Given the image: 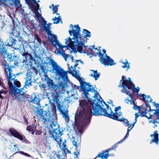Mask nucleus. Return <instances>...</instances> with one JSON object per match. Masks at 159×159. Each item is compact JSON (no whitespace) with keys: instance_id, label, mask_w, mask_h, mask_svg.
I'll use <instances>...</instances> for the list:
<instances>
[{"instance_id":"obj_1","label":"nucleus","mask_w":159,"mask_h":159,"mask_svg":"<svg viewBox=\"0 0 159 159\" xmlns=\"http://www.w3.org/2000/svg\"><path fill=\"white\" fill-rule=\"evenodd\" d=\"M46 61L48 62L44 61L43 63V67L42 68H44L48 71L52 73H54L57 76L56 79L54 77V79L59 81V82L55 83L53 80L51 79L47 75L45 77L44 80L46 82L47 87L48 88L52 89L53 90H56V87H61L64 85L65 80V75L67 73V70L65 71L64 69L58 65L55 61L51 58V57H48L46 58Z\"/></svg>"},{"instance_id":"obj_2","label":"nucleus","mask_w":159,"mask_h":159,"mask_svg":"<svg viewBox=\"0 0 159 159\" xmlns=\"http://www.w3.org/2000/svg\"><path fill=\"white\" fill-rule=\"evenodd\" d=\"M95 93H96L95 92ZM93 96L95 99L92 101H89L88 102L91 105V107H92L93 110V115L99 116L102 115L108 118L113 119L114 120L122 122L125 125V126L129 125V123L128 120L125 118H122L119 119L117 115V111L120 110L121 107L120 106L116 107L115 108V113H114L112 111L111 107L104 102L103 99L101 98V100H100L97 98V96L99 94L97 93L96 96L95 95Z\"/></svg>"},{"instance_id":"obj_3","label":"nucleus","mask_w":159,"mask_h":159,"mask_svg":"<svg viewBox=\"0 0 159 159\" xmlns=\"http://www.w3.org/2000/svg\"><path fill=\"white\" fill-rule=\"evenodd\" d=\"M80 105L81 109L79 115L75 114V125L73 129L76 133L80 134L81 136L84 132V126L83 125H80L82 123L84 125L88 124L90 122L93 113L92 107L91 105L85 100H82L80 102Z\"/></svg>"},{"instance_id":"obj_4","label":"nucleus","mask_w":159,"mask_h":159,"mask_svg":"<svg viewBox=\"0 0 159 159\" xmlns=\"http://www.w3.org/2000/svg\"><path fill=\"white\" fill-rule=\"evenodd\" d=\"M70 48L74 52H76L77 50H79L80 48L84 46L85 43L87 41V37L91 36L90 32L84 29L83 30V34L80 33V28L79 25H73L70 24Z\"/></svg>"},{"instance_id":"obj_5","label":"nucleus","mask_w":159,"mask_h":159,"mask_svg":"<svg viewBox=\"0 0 159 159\" xmlns=\"http://www.w3.org/2000/svg\"><path fill=\"white\" fill-rule=\"evenodd\" d=\"M71 59L72 60L71 63L74 62L73 56H70ZM79 60H75V64L73 66H70V68H72V70L70 69V74L76 78L79 82L82 90L83 92V94H84V96L86 98H89L88 96L89 95V92H95V96H96L97 94V91L94 89L93 87L91 84L88 83L84 81V79L80 77L79 74V71L75 69V67L78 65L77 63Z\"/></svg>"},{"instance_id":"obj_6","label":"nucleus","mask_w":159,"mask_h":159,"mask_svg":"<svg viewBox=\"0 0 159 159\" xmlns=\"http://www.w3.org/2000/svg\"><path fill=\"white\" fill-rule=\"evenodd\" d=\"M69 91L68 90L67 91V93L68 94V96L67 98L68 99L66 100V99H64V101L65 102L67 101V103L66 104H67V107L66 105H65L64 104V102L63 101L61 103V101H60V99L62 98L63 95L61 96V94L59 93L58 91L56 90V92H54V93L52 94L51 96H53V100L55 102L57 105V110H59V111L60 112V113L63 116L64 115H66V116L64 117L65 119V120H67V121L66 120V122H67L66 123V126L67 127L66 129L68 131V128L70 127L69 125H68L67 123H68L69 121L70 120V116L68 114V111L67 110V107H69V105L68 104V103H70V95H69Z\"/></svg>"},{"instance_id":"obj_7","label":"nucleus","mask_w":159,"mask_h":159,"mask_svg":"<svg viewBox=\"0 0 159 159\" xmlns=\"http://www.w3.org/2000/svg\"><path fill=\"white\" fill-rule=\"evenodd\" d=\"M40 98H39L38 101L37 102H38L35 104L38 105V107L34 105H33L32 107L37 109L36 111H34L39 116H41V118L44 122H46L47 123L50 121V118L51 117V113L48 107L46 110H44L43 108H41V104L40 103Z\"/></svg>"},{"instance_id":"obj_8","label":"nucleus","mask_w":159,"mask_h":159,"mask_svg":"<svg viewBox=\"0 0 159 159\" xmlns=\"http://www.w3.org/2000/svg\"><path fill=\"white\" fill-rule=\"evenodd\" d=\"M52 23H47V21H45L43 22H42L41 24L39 25V27L42 31H44L48 35V40L50 41L52 44H55L54 39L52 38L53 37L55 39H57V36L54 34H52V31L51 30L52 28L51 25Z\"/></svg>"},{"instance_id":"obj_9","label":"nucleus","mask_w":159,"mask_h":159,"mask_svg":"<svg viewBox=\"0 0 159 159\" xmlns=\"http://www.w3.org/2000/svg\"><path fill=\"white\" fill-rule=\"evenodd\" d=\"M43 47H44V48H42V50H39L37 52V53H36V49L38 48L34 44V49H32L33 51V54H34V56H35V58L37 59L39 58V59L41 60L42 63L41 67H43V63L44 61L48 62V61H46V58L48 57L45 54L46 52H44L45 48L47 49V48L44 44H43Z\"/></svg>"},{"instance_id":"obj_10","label":"nucleus","mask_w":159,"mask_h":159,"mask_svg":"<svg viewBox=\"0 0 159 159\" xmlns=\"http://www.w3.org/2000/svg\"><path fill=\"white\" fill-rule=\"evenodd\" d=\"M16 32V27L14 25L11 30V32L10 33L11 36L5 43V45L7 48L10 47L11 48H14L15 47V45H17V40L15 39L14 35Z\"/></svg>"},{"instance_id":"obj_11","label":"nucleus","mask_w":159,"mask_h":159,"mask_svg":"<svg viewBox=\"0 0 159 159\" xmlns=\"http://www.w3.org/2000/svg\"><path fill=\"white\" fill-rule=\"evenodd\" d=\"M120 143H119L118 142L112 146L111 148L102 151V152H99L96 157L94 159L97 157L101 158L102 159H107L109 156H114V155L113 153H110L109 152L112 150H114L115 152H116V148L118 147V144Z\"/></svg>"},{"instance_id":"obj_12","label":"nucleus","mask_w":159,"mask_h":159,"mask_svg":"<svg viewBox=\"0 0 159 159\" xmlns=\"http://www.w3.org/2000/svg\"><path fill=\"white\" fill-rule=\"evenodd\" d=\"M20 32L17 30V32L14 34L15 39H16V38H17L18 39L17 42V45H16V47H15V49L19 51L21 50L22 48H25L24 44H25L26 43L23 38L20 36Z\"/></svg>"},{"instance_id":"obj_13","label":"nucleus","mask_w":159,"mask_h":159,"mask_svg":"<svg viewBox=\"0 0 159 159\" xmlns=\"http://www.w3.org/2000/svg\"><path fill=\"white\" fill-rule=\"evenodd\" d=\"M73 141L72 143L74 146L75 147V152H74L71 156L70 159H79L78 155L79 154V147L80 146V140H78L77 139L73 137Z\"/></svg>"},{"instance_id":"obj_14","label":"nucleus","mask_w":159,"mask_h":159,"mask_svg":"<svg viewBox=\"0 0 159 159\" xmlns=\"http://www.w3.org/2000/svg\"><path fill=\"white\" fill-rule=\"evenodd\" d=\"M99 57V60L102 64L105 66H111L114 64V61L107 54H105L104 57Z\"/></svg>"},{"instance_id":"obj_15","label":"nucleus","mask_w":159,"mask_h":159,"mask_svg":"<svg viewBox=\"0 0 159 159\" xmlns=\"http://www.w3.org/2000/svg\"><path fill=\"white\" fill-rule=\"evenodd\" d=\"M55 41V44L56 47L58 46L59 49V51L62 50L64 48H65L67 50H70V36H68L65 40V45H64L61 44L59 41L57 39H53Z\"/></svg>"},{"instance_id":"obj_16","label":"nucleus","mask_w":159,"mask_h":159,"mask_svg":"<svg viewBox=\"0 0 159 159\" xmlns=\"http://www.w3.org/2000/svg\"><path fill=\"white\" fill-rule=\"evenodd\" d=\"M125 78L126 77L124 76L122 77V79L120 81L121 82L123 81L121 86L123 88H127L128 89H131L133 87L134 84L130 78H128V80L125 79Z\"/></svg>"},{"instance_id":"obj_17","label":"nucleus","mask_w":159,"mask_h":159,"mask_svg":"<svg viewBox=\"0 0 159 159\" xmlns=\"http://www.w3.org/2000/svg\"><path fill=\"white\" fill-rule=\"evenodd\" d=\"M80 50L79 49L77 50V51L80 53H86L88 55L90 54L92 55L93 56H97V55H95L94 53L97 52L90 48H88V46H85L80 48Z\"/></svg>"},{"instance_id":"obj_18","label":"nucleus","mask_w":159,"mask_h":159,"mask_svg":"<svg viewBox=\"0 0 159 159\" xmlns=\"http://www.w3.org/2000/svg\"><path fill=\"white\" fill-rule=\"evenodd\" d=\"M67 66L68 67L67 73L65 75H66L65 76V82H66V83L64 84V85H63V86H62L60 89H57V90L59 91L58 92L61 95L64 94L65 92V90H62V89L64 88L65 86L67 84V83H68L69 84H70V80L68 76V74H70V64L68 62L67 63Z\"/></svg>"},{"instance_id":"obj_19","label":"nucleus","mask_w":159,"mask_h":159,"mask_svg":"<svg viewBox=\"0 0 159 159\" xmlns=\"http://www.w3.org/2000/svg\"><path fill=\"white\" fill-rule=\"evenodd\" d=\"M9 131L11 136L17 138L20 140H22V135L16 130L13 128H10L9 129Z\"/></svg>"},{"instance_id":"obj_20","label":"nucleus","mask_w":159,"mask_h":159,"mask_svg":"<svg viewBox=\"0 0 159 159\" xmlns=\"http://www.w3.org/2000/svg\"><path fill=\"white\" fill-rule=\"evenodd\" d=\"M20 52L21 53L22 56L25 57V59H24L21 62L22 63H27L28 61L30 59V54L28 52H26L25 48H23V50L20 51Z\"/></svg>"},{"instance_id":"obj_21","label":"nucleus","mask_w":159,"mask_h":159,"mask_svg":"<svg viewBox=\"0 0 159 159\" xmlns=\"http://www.w3.org/2000/svg\"><path fill=\"white\" fill-rule=\"evenodd\" d=\"M62 147L61 148V151H62V155L63 156H66V154L70 153V150H69L67 148V146L66 143V141L65 139L63 142L62 141Z\"/></svg>"},{"instance_id":"obj_22","label":"nucleus","mask_w":159,"mask_h":159,"mask_svg":"<svg viewBox=\"0 0 159 159\" xmlns=\"http://www.w3.org/2000/svg\"><path fill=\"white\" fill-rule=\"evenodd\" d=\"M150 136L151 137L154 136V138L152 139L150 141V143H154L158 145L159 143V134L157 133V131H155L154 132L153 134H151Z\"/></svg>"},{"instance_id":"obj_23","label":"nucleus","mask_w":159,"mask_h":159,"mask_svg":"<svg viewBox=\"0 0 159 159\" xmlns=\"http://www.w3.org/2000/svg\"><path fill=\"white\" fill-rule=\"evenodd\" d=\"M52 153L53 154V156H50V159H66L65 157L66 156H63V157H62V155H61L60 154H57V152L56 151H53Z\"/></svg>"},{"instance_id":"obj_24","label":"nucleus","mask_w":159,"mask_h":159,"mask_svg":"<svg viewBox=\"0 0 159 159\" xmlns=\"http://www.w3.org/2000/svg\"><path fill=\"white\" fill-rule=\"evenodd\" d=\"M70 93H72L71 96L75 95L77 93V90L78 89V86H76L70 82Z\"/></svg>"},{"instance_id":"obj_25","label":"nucleus","mask_w":159,"mask_h":159,"mask_svg":"<svg viewBox=\"0 0 159 159\" xmlns=\"http://www.w3.org/2000/svg\"><path fill=\"white\" fill-rule=\"evenodd\" d=\"M51 117L50 118V121L49 122H50V123L52 124V125H53V127H56L57 125V122L55 121V120L57 119L56 115L54 113H51Z\"/></svg>"},{"instance_id":"obj_26","label":"nucleus","mask_w":159,"mask_h":159,"mask_svg":"<svg viewBox=\"0 0 159 159\" xmlns=\"http://www.w3.org/2000/svg\"><path fill=\"white\" fill-rule=\"evenodd\" d=\"M139 97H142L143 98L141 99L143 101H145L146 102H152V99L150 95H148L147 97L146 100H145V98L147 96L144 94H139Z\"/></svg>"},{"instance_id":"obj_27","label":"nucleus","mask_w":159,"mask_h":159,"mask_svg":"<svg viewBox=\"0 0 159 159\" xmlns=\"http://www.w3.org/2000/svg\"><path fill=\"white\" fill-rule=\"evenodd\" d=\"M61 87H56V89L55 90H53L52 89H49V88H48V89H45V92L46 94V95L47 97L49 96V94H52V93H54V92H56V90L58 89H60Z\"/></svg>"},{"instance_id":"obj_28","label":"nucleus","mask_w":159,"mask_h":159,"mask_svg":"<svg viewBox=\"0 0 159 159\" xmlns=\"http://www.w3.org/2000/svg\"><path fill=\"white\" fill-rule=\"evenodd\" d=\"M9 1H11L12 3H10L9 5L13 6V4L16 7H21L22 5L20 4V0H9Z\"/></svg>"},{"instance_id":"obj_29","label":"nucleus","mask_w":159,"mask_h":159,"mask_svg":"<svg viewBox=\"0 0 159 159\" xmlns=\"http://www.w3.org/2000/svg\"><path fill=\"white\" fill-rule=\"evenodd\" d=\"M91 71L93 72V74H91L90 76L93 77L95 80H97L100 76V73L98 72L97 70H91Z\"/></svg>"},{"instance_id":"obj_30","label":"nucleus","mask_w":159,"mask_h":159,"mask_svg":"<svg viewBox=\"0 0 159 159\" xmlns=\"http://www.w3.org/2000/svg\"><path fill=\"white\" fill-rule=\"evenodd\" d=\"M49 134L50 135V137L51 138H53L56 136V133H58L57 131V129L56 128H53L52 130H49L48 131Z\"/></svg>"},{"instance_id":"obj_31","label":"nucleus","mask_w":159,"mask_h":159,"mask_svg":"<svg viewBox=\"0 0 159 159\" xmlns=\"http://www.w3.org/2000/svg\"><path fill=\"white\" fill-rule=\"evenodd\" d=\"M6 69L8 70V71L9 72V75L7 77V80L8 82H11L13 81L14 79H12V75L13 74L12 73V70L10 68H8L7 67Z\"/></svg>"},{"instance_id":"obj_32","label":"nucleus","mask_w":159,"mask_h":159,"mask_svg":"<svg viewBox=\"0 0 159 159\" xmlns=\"http://www.w3.org/2000/svg\"><path fill=\"white\" fill-rule=\"evenodd\" d=\"M121 92L125 93L126 95L129 96L131 100H133V97L134 96V92L130 93V92L128 91L126 88H123V89L121 90Z\"/></svg>"},{"instance_id":"obj_33","label":"nucleus","mask_w":159,"mask_h":159,"mask_svg":"<svg viewBox=\"0 0 159 159\" xmlns=\"http://www.w3.org/2000/svg\"><path fill=\"white\" fill-rule=\"evenodd\" d=\"M36 126L34 124L31 125H27L26 128V130L29 132H30L34 129H36Z\"/></svg>"},{"instance_id":"obj_34","label":"nucleus","mask_w":159,"mask_h":159,"mask_svg":"<svg viewBox=\"0 0 159 159\" xmlns=\"http://www.w3.org/2000/svg\"><path fill=\"white\" fill-rule=\"evenodd\" d=\"M61 16H58V17L55 16L52 18V20L53 21V24H58L60 23V20H61L62 19L61 18Z\"/></svg>"},{"instance_id":"obj_35","label":"nucleus","mask_w":159,"mask_h":159,"mask_svg":"<svg viewBox=\"0 0 159 159\" xmlns=\"http://www.w3.org/2000/svg\"><path fill=\"white\" fill-rule=\"evenodd\" d=\"M11 88L12 94L13 95L16 96L17 95H18V88L17 87L14 85H13L12 86Z\"/></svg>"},{"instance_id":"obj_36","label":"nucleus","mask_w":159,"mask_h":159,"mask_svg":"<svg viewBox=\"0 0 159 159\" xmlns=\"http://www.w3.org/2000/svg\"><path fill=\"white\" fill-rule=\"evenodd\" d=\"M150 111L151 112V113L153 111H154V112L152 113V114H151V113L150 114V117L153 116L154 114H156L157 115V119H159V108L157 109L156 110L152 109V110Z\"/></svg>"},{"instance_id":"obj_37","label":"nucleus","mask_w":159,"mask_h":159,"mask_svg":"<svg viewBox=\"0 0 159 159\" xmlns=\"http://www.w3.org/2000/svg\"><path fill=\"white\" fill-rule=\"evenodd\" d=\"M102 51L103 52V53L101 52V50H98V51H97V52L94 53V54L95 55H98L99 57H103L104 54H105L106 53V50L104 49H103Z\"/></svg>"},{"instance_id":"obj_38","label":"nucleus","mask_w":159,"mask_h":159,"mask_svg":"<svg viewBox=\"0 0 159 159\" xmlns=\"http://www.w3.org/2000/svg\"><path fill=\"white\" fill-rule=\"evenodd\" d=\"M56 136L54 137L53 138V139L55 141H58V142L62 143L63 141L62 138L61 137L62 136H60L57 134V133H56Z\"/></svg>"},{"instance_id":"obj_39","label":"nucleus","mask_w":159,"mask_h":159,"mask_svg":"<svg viewBox=\"0 0 159 159\" xmlns=\"http://www.w3.org/2000/svg\"><path fill=\"white\" fill-rule=\"evenodd\" d=\"M32 3L34 5V7L35 8H38V10H39L40 12H41V9L39 8V4L38 3V2H37L36 0H33Z\"/></svg>"},{"instance_id":"obj_40","label":"nucleus","mask_w":159,"mask_h":159,"mask_svg":"<svg viewBox=\"0 0 159 159\" xmlns=\"http://www.w3.org/2000/svg\"><path fill=\"white\" fill-rule=\"evenodd\" d=\"M121 62L124 64V65L122 66V68H125L127 67L128 69L130 68L129 64L128 63V61L126 59L125 60V62L123 61H121Z\"/></svg>"},{"instance_id":"obj_41","label":"nucleus","mask_w":159,"mask_h":159,"mask_svg":"<svg viewBox=\"0 0 159 159\" xmlns=\"http://www.w3.org/2000/svg\"><path fill=\"white\" fill-rule=\"evenodd\" d=\"M38 84H39V87L41 89H45L47 87V84H42V83H40V82H39Z\"/></svg>"},{"instance_id":"obj_42","label":"nucleus","mask_w":159,"mask_h":159,"mask_svg":"<svg viewBox=\"0 0 159 159\" xmlns=\"http://www.w3.org/2000/svg\"><path fill=\"white\" fill-rule=\"evenodd\" d=\"M133 87L131 89H129V90H132L133 92H136L137 93L139 92V91L140 88L137 87L136 88L135 87V85L134 84L133 85Z\"/></svg>"},{"instance_id":"obj_43","label":"nucleus","mask_w":159,"mask_h":159,"mask_svg":"<svg viewBox=\"0 0 159 159\" xmlns=\"http://www.w3.org/2000/svg\"><path fill=\"white\" fill-rule=\"evenodd\" d=\"M22 140H20L22 142H24L26 144H30V143L29 142L24 136L22 135Z\"/></svg>"},{"instance_id":"obj_44","label":"nucleus","mask_w":159,"mask_h":159,"mask_svg":"<svg viewBox=\"0 0 159 159\" xmlns=\"http://www.w3.org/2000/svg\"><path fill=\"white\" fill-rule=\"evenodd\" d=\"M17 57V55H14L13 56V58H11L10 59L8 60L9 62V64H10L12 61H14V62H15V61H16V59H15V58Z\"/></svg>"},{"instance_id":"obj_45","label":"nucleus","mask_w":159,"mask_h":159,"mask_svg":"<svg viewBox=\"0 0 159 159\" xmlns=\"http://www.w3.org/2000/svg\"><path fill=\"white\" fill-rule=\"evenodd\" d=\"M14 65H9V66H7V67L8 68H10L11 69L12 68H15V67L16 66H18V63L17 61L16 62V61H15V62H14Z\"/></svg>"},{"instance_id":"obj_46","label":"nucleus","mask_w":159,"mask_h":159,"mask_svg":"<svg viewBox=\"0 0 159 159\" xmlns=\"http://www.w3.org/2000/svg\"><path fill=\"white\" fill-rule=\"evenodd\" d=\"M59 5H56L53 7L52 9V14H54L56 12H58V7H59Z\"/></svg>"},{"instance_id":"obj_47","label":"nucleus","mask_w":159,"mask_h":159,"mask_svg":"<svg viewBox=\"0 0 159 159\" xmlns=\"http://www.w3.org/2000/svg\"><path fill=\"white\" fill-rule=\"evenodd\" d=\"M36 41V45L39 46L41 44V41L40 39H38L36 37L34 38V42Z\"/></svg>"},{"instance_id":"obj_48","label":"nucleus","mask_w":159,"mask_h":159,"mask_svg":"<svg viewBox=\"0 0 159 159\" xmlns=\"http://www.w3.org/2000/svg\"><path fill=\"white\" fill-rule=\"evenodd\" d=\"M129 135V133L128 132H127V133L124 137V138L123 139H122L119 142V143H122L124 141H125L126 139H127V137Z\"/></svg>"},{"instance_id":"obj_49","label":"nucleus","mask_w":159,"mask_h":159,"mask_svg":"<svg viewBox=\"0 0 159 159\" xmlns=\"http://www.w3.org/2000/svg\"><path fill=\"white\" fill-rule=\"evenodd\" d=\"M19 95H20L21 97H22L25 98L26 99L28 98V96H29V95L25 93L24 92H23L22 93H20V94H19Z\"/></svg>"},{"instance_id":"obj_50","label":"nucleus","mask_w":159,"mask_h":159,"mask_svg":"<svg viewBox=\"0 0 159 159\" xmlns=\"http://www.w3.org/2000/svg\"><path fill=\"white\" fill-rule=\"evenodd\" d=\"M33 0H27V1L28 2H27L25 0L26 4L28 6V7L29 9L32 10L31 7L30 6L29 4H31L32 3V1Z\"/></svg>"},{"instance_id":"obj_51","label":"nucleus","mask_w":159,"mask_h":159,"mask_svg":"<svg viewBox=\"0 0 159 159\" xmlns=\"http://www.w3.org/2000/svg\"><path fill=\"white\" fill-rule=\"evenodd\" d=\"M35 15V18L37 19H39L42 16L41 13H39L38 11H37Z\"/></svg>"},{"instance_id":"obj_52","label":"nucleus","mask_w":159,"mask_h":159,"mask_svg":"<svg viewBox=\"0 0 159 159\" xmlns=\"http://www.w3.org/2000/svg\"><path fill=\"white\" fill-rule=\"evenodd\" d=\"M10 53L8 52L7 50H6L4 51L1 50L0 51V55L1 56L3 55V54H6V55H7L8 54H9Z\"/></svg>"},{"instance_id":"obj_53","label":"nucleus","mask_w":159,"mask_h":159,"mask_svg":"<svg viewBox=\"0 0 159 159\" xmlns=\"http://www.w3.org/2000/svg\"><path fill=\"white\" fill-rule=\"evenodd\" d=\"M63 131L64 129H62L61 130V129H59V130H57V131L58 132V133H57V134L60 135V136H62V135L63 134Z\"/></svg>"},{"instance_id":"obj_54","label":"nucleus","mask_w":159,"mask_h":159,"mask_svg":"<svg viewBox=\"0 0 159 159\" xmlns=\"http://www.w3.org/2000/svg\"><path fill=\"white\" fill-rule=\"evenodd\" d=\"M35 131H36L35 134L36 135H40L42 133V131H41L40 130H37L36 129L35 130Z\"/></svg>"},{"instance_id":"obj_55","label":"nucleus","mask_w":159,"mask_h":159,"mask_svg":"<svg viewBox=\"0 0 159 159\" xmlns=\"http://www.w3.org/2000/svg\"><path fill=\"white\" fill-rule=\"evenodd\" d=\"M146 110L147 109H146L145 110V111H142L141 113H140V115H141V117H144V116H145V117H148L146 116V114L147 113V112H146Z\"/></svg>"},{"instance_id":"obj_56","label":"nucleus","mask_w":159,"mask_h":159,"mask_svg":"<svg viewBox=\"0 0 159 159\" xmlns=\"http://www.w3.org/2000/svg\"><path fill=\"white\" fill-rule=\"evenodd\" d=\"M134 106L133 107V109L135 110H136L137 109L139 111V112L140 111V110L141 109V106H139L137 105H134Z\"/></svg>"},{"instance_id":"obj_57","label":"nucleus","mask_w":159,"mask_h":159,"mask_svg":"<svg viewBox=\"0 0 159 159\" xmlns=\"http://www.w3.org/2000/svg\"><path fill=\"white\" fill-rule=\"evenodd\" d=\"M146 108L149 109V114L151 113L150 111L152 110V109H151V106L149 104H148L147 103H146Z\"/></svg>"},{"instance_id":"obj_58","label":"nucleus","mask_w":159,"mask_h":159,"mask_svg":"<svg viewBox=\"0 0 159 159\" xmlns=\"http://www.w3.org/2000/svg\"><path fill=\"white\" fill-rule=\"evenodd\" d=\"M2 65L4 67H6L7 66H9V63H8L6 60H4L3 63H2Z\"/></svg>"},{"instance_id":"obj_59","label":"nucleus","mask_w":159,"mask_h":159,"mask_svg":"<svg viewBox=\"0 0 159 159\" xmlns=\"http://www.w3.org/2000/svg\"><path fill=\"white\" fill-rule=\"evenodd\" d=\"M59 51L61 52V54L62 57H63V56H65L67 55L65 53V51L63 50V49H62V50H60Z\"/></svg>"},{"instance_id":"obj_60","label":"nucleus","mask_w":159,"mask_h":159,"mask_svg":"<svg viewBox=\"0 0 159 159\" xmlns=\"http://www.w3.org/2000/svg\"><path fill=\"white\" fill-rule=\"evenodd\" d=\"M70 57V54H68L67 55L63 56V57L64 58V60L66 61H67V59Z\"/></svg>"},{"instance_id":"obj_61","label":"nucleus","mask_w":159,"mask_h":159,"mask_svg":"<svg viewBox=\"0 0 159 159\" xmlns=\"http://www.w3.org/2000/svg\"><path fill=\"white\" fill-rule=\"evenodd\" d=\"M23 119L24 120V121L26 124V125H28L29 124L28 122V120L25 117V116H23Z\"/></svg>"},{"instance_id":"obj_62","label":"nucleus","mask_w":159,"mask_h":159,"mask_svg":"<svg viewBox=\"0 0 159 159\" xmlns=\"http://www.w3.org/2000/svg\"><path fill=\"white\" fill-rule=\"evenodd\" d=\"M135 118L134 120V121H135V123H136L137 121V119L138 117L140 116V115H138V113H136L135 114Z\"/></svg>"},{"instance_id":"obj_63","label":"nucleus","mask_w":159,"mask_h":159,"mask_svg":"<svg viewBox=\"0 0 159 159\" xmlns=\"http://www.w3.org/2000/svg\"><path fill=\"white\" fill-rule=\"evenodd\" d=\"M39 98H38L36 95L35 96L34 98V99L36 103L38 102H37L38 101V100H39Z\"/></svg>"},{"instance_id":"obj_64","label":"nucleus","mask_w":159,"mask_h":159,"mask_svg":"<svg viewBox=\"0 0 159 159\" xmlns=\"http://www.w3.org/2000/svg\"><path fill=\"white\" fill-rule=\"evenodd\" d=\"M13 56L11 55V54H10V53L9 54H8L7 55V60L10 59L11 58H12Z\"/></svg>"}]
</instances>
